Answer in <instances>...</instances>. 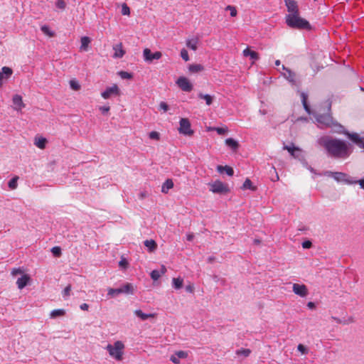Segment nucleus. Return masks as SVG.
Masks as SVG:
<instances>
[{
    "instance_id": "obj_1",
    "label": "nucleus",
    "mask_w": 364,
    "mask_h": 364,
    "mask_svg": "<svg viewBox=\"0 0 364 364\" xmlns=\"http://www.w3.org/2000/svg\"><path fill=\"white\" fill-rule=\"evenodd\" d=\"M323 146L328 154L334 158L346 159L352 152L349 144L337 139L324 140Z\"/></svg>"
},
{
    "instance_id": "obj_2",
    "label": "nucleus",
    "mask_w": 364,
    "mask_h": 364,
    "mask_svg": "<svg viewBox=\"0 0 364 364\" xmlns=\"http://www.w3.org/2000/svg\"><path fill=\"white\" fill-rule=\"evenodd\" d=\"M286 23L291 28L311 29V25L308 21L301 18L299 14H288L286 16Z\"/></svg>"
},
{
    "instance_id": "obj_3",
    "label": "nucleus",
    "mask_w": 364,
    "mask_h": 364,
    "mask_svg": "<svg viewBox=\"0 0 364 364\" xmlns=\"http://www.w3.org/2000/svg\"><path fill=\"white\" fill-rule=\"evenodd\" d=\"M124 345L122 341H117L113 345L108 344L106 349L111 357L117 360H122Z\"/></svg>"
},
{
    "instance_id": "obj_4",
    "label": "nucleus",
    "mask_w": 364,
    "mask_h": 364,
    "mask_svg": "<svg viewBox=\"0 0 364 364\" xmlns=\"http://www.w3.org/2000/svg\"><path fill=\"white\" fill-rule=\"evenodd\" d=\"M210 191L214 193H226L229 191L227 185L224 184L220 181H215L213 183H209Z\"/></svg>"
},
{
    "instance_id": "obj_5",
    "label": "nucleus",
    "mask_w": 364,
    "mask_h": 364,
    "mask_svg": "<svg viewBox=\"0 0 364 364\" xmlns=\"http://www.w3.org/2000/svg\"><path fill=\"white\" fill-rule=\"evenodd\" d=\"M176 83L181 88V90L184 92H189L193 90V84L186 77H179Z\"/></svg>"
},
{
    "instance_id": "obj_6",
    "label": "nucleus",
    "mask_w": 364,
    "mask_h": 364,
    "mask_svg": "<svg viewBox=\"0 0 364 364\" xmlns=\"http://www.w3.org/2000/svg\"><path fill=\"white\" fill-rule=\"evenodd\" d=\"M178 131L184 135L191 136L193 134V131L191 128V123L186 118L181 119Z\"/></svg>"
},
{
    "instance_id": "obj_7",
    "label": "nucleus",
    "mask_w": 364,
    "mask_h": 364,
    "mask_svg": "<svg viewBox=\"0 0 364 364\" xmlns=\"http://www.w3.org/2000/svg\"><path fill=\"white\" fill-rule=\"evenodd\" d=\"M143 55L145 61L151 63L154 60L160 59L162 56V54L159 51H156L152 53L149 48H145L143 51Z\"/></svg>"
},
{
    "instance_id": "obj_8",
    "label": "nucleus",
    "mask_w": 364,
    "mask_h": 364,
    "mask_svg": "<svg viewBox=\"0 0 364 364\" xmlns=\"http://www.w3.org/2000/svg\"><path fill=\"white\" fill-rule=\"evenodd\" d=\"M119 89L118 86L114 84L112 87H107L105 91L102 92L101 95L104 99H109L112 95H119Z\"/></svg>"
},
{
    "instance_id": "obj_9",
    "label": "nucleus",
    "mask_w": 364,
    "mask_h": 364,
    "mask_svg": "<svg viewBox=\"0 0 364 364\" xmlns=\"http://www.w3.org/2000/svg\"><path fill=\"white\" fill-rule=\"evenodd\" d=\"M292 289L294 294L301 297H305L308 294L307 287L304 284H294Z\"/></svg>"
},
{
    "instance_id": "obj_10",
    "label": "nucleus",
    "mask_w": 364,
    "mask_h": 364,
    "mask_svg": "<svg viewBox=\"0 0 364 364\" xmlns=\"http://www.w3.org/2000/svg\"><path fill=\"white\" fill-rule=\"evenodd\" d=\"M289 14H299V8L297 2L294 0H285Z\"/></svg>"
},
{
    "instance_id": "obj_11",
    "label": "nucleus",
    "mask_w": 364,
    "mask_h": 364,
    "mask_svg": "<svg viewBox=\"0 0 364 364\" xmlns=\"http://www.w3.org/2000/svg\"><path fill=\"white\" fill-rule=\"evenodd\" d=\"M13 73L11 68L9 67H3L0 72V87L2 86L4 80L9 79Z\"/></svg>"
},
{
    "instance_id": "obj_12",
    "label": "nucleus",
    "mask_w": 364,
    "mask_h": 364,
    "mask_svg": "<svg viewBox=\"0 0 364 364\" xmlns=\"http://www.w3.org/2000/svg\"><path fill=\"white\" fill-rule=\"evenodd\" d=\"M113 50L114 51L113 58H121L125 54V50L123 48V45L122 43L114 45L113 46Z\"/></svg>"
},
{
    "instance_id": "obj_13",
    "label": "nucleus",
    "mask_w": 364,
    "mask_h": 364,
    "mask_svg": "<svg viewBox=\"0 0 364 364\" xmlns=\"http://www.w3.org/2000/svg\"><path fill=\"white\" fill-rule=\"evenodd\" d=\"M14 109L16 110H21L25 107V104L23 102L22 97L19 95H15L12 99Z\"/></svg>"
},
{
    "instance_id": "obj_14",
    "label": "nucleus",
    "mask_w": 364,
    "mask_h": 364,
    "mask_svg": "<svg viewBox=\"0 0 364 364\" xmlns=\"http://www.w3.org/2000/svg\"><path fill=\"white\" fill-rule=\"evenodd\" d=\"M30 277L28 274H23L21 277L18 278L16 281V284L19 289H23L30 281Z\"/></svg>"
},
{
    "instance_id": "obj_15",
    "label": "nucleus",
    "mask_w": 364,
    "mask_h": 364,
    "mask_svg": "<svg viewBox=\"0 0 364 364\" xmlns=\"http://www.w3.org/2000/svg\"><path fill=\"white\" fill-rule=\"evenodd\" d=\"M317 119L319 123L323 124L327 127H332L334 125L333 119L329 115L319 116Z\"/></svg>"
},
{
    "instance_id": "obj_16",
    "label": "nucleus",
    "mask_w": 364,
    "mask_h": 364,
    "mask_svg": "<svg viewBox=\"0 0 364 364\" xmlns=\"http://www.w3.org/2000/svg\"><path fill=\"white\" fill-rule=\"evenodd\" d=\"M242 53L245 57H250L253 61L259 59V54L254 50H251L249 48H245Z\"/></svg>"
},
{
    "instance_id": "obj_17",
    "label": "nucleus",
    "mask_w": 364,
    "mask_h": 364,
    "mask_svg": "<svg viewBox=\"0 0 364 364\" xmlns=\"http://www.w3.org/2000/svg\"><path fill=\"white\" fill-rule=\"evenodd\" d=\"M144 244L150 252H154L157 249V244L154 240H146Z\"/></svg>"
},
{
    "instance_id": "obj_18",
    "label": "nucleus",
    "mask_w": 364,
    "mask_h": 364,
    "mask_svg": "<svg viewBox=\"0 0 364 364\" xmlns=\"http://www.w3.org/2000/svg\"><path fill=\"white\" fill-rule=\"evenodd\" d=\"M348 136L353 142L358 144L360 147H363V144H364L363 139L358 134H348Z\"/></svg>"
},
{
    "instance_id": "obj_19",
    "label": "nucleus",
    "mask_w": 364,
    "mask_h": 364,
    "mask_svg": "<svg viewBox=\"0 0 364 364\" xmlns=\"http://www.w3.org/2000/svg\"><path fill=\"white\" fill-rule=\"evenodd\" d=\"M47 143V139L44 137H36L34 144L41 149H44Z\"/></svg>"
},
{
    "instance_id": "obj_20",
    "label": "nucleus",
    "mask_w": 364,
    "mask_h": 364,
    "mask_svg": "<svg viewBox=\"0 0 364 364\" xmlns=\"http://www.w3.org/2000/svg\"><path fill=\"white\" fill-rule=\"evenodd\" d=\"M81 46H80V50L87 51L88 50L89 44L91 42V40L87 36H83L80 39Z\"/></svg>"
},
{
    "instance_id": "obj_21",
    "label": "nucleus",
    "mask_w": 364,
    "mask_h": 364,
    "mask_svg": "<svg viewBox=\"0 0 364 364\" xmlns=\"http://www.w3.org/2000/svg\"><path fill=\"white\" fill-rule=\"evenodd\" d=\"M173 187V182L171 179H167L163 183L161 187V192L164 193H167L169 189Z\"/></svg>"
},
{
    "instance_id": "obj_22",
    "label": "nucleus",
    "mask_w": 364,
    "mask_h": 364,
    "mask_svg": "<svg viewBox=\"0 0 364 364\" xmlns=\"http://www.w3.org/2000/svg\"><path fill=\"white\" fill-rule=\"evenodd\" d=\"M225 144L234 151L237 150L239 147V143L232 138L226 139Z\"/></svg>"
},
{
    "instance_id": "obj_23",
    "label": "nucleus",
    "mask_w": 364,
    "mask_h": 364,
    "mask_svg": "<svg viewBox=\"0 0 364 364\" xmlns=\"http://www.w3.org/2000/svg\"><path fill=\"white\" fill-rule=\"evenodd\" d=\"M134 313L138 317H139L143 321L146 320L149 318H154L155 316V314H144L141 310H136Z\"/></svg>"
},
{
    "instance_id": "obj_24",
    "label": "nucleus",
    "mask_w": 364,
    "mask_h": 364,
    "mask_svg": "<svg viewBox=\"0 0 364 364\" xmlns=\"http://www.w3.org/2000/svg\"><path fill=\"white\" fill-rule=\"evenodd\" d=\"M203 69V66L200 64H192L188 66V70L192 73H199Z\"/></svg>"
},
{
    "instance_id": "obj_25",
    "label": "nucleus",
    "mask_w": 364,
    "mask_h": 364,
    "mask_svg": "<svg viewBox=\"0 0 364 364\" xmlns=\"http://www.w3.org/2000/svg\"><path fill=\"white\" fill-rule=\"evenodd\" d=\"M217 169L220 173H222L223 171H225V173L230 176H232L234 174V171H233L232 168H231L228 166H218Z\"/></svg>"
},
{
    "instance_id": "obj_26",
    "label": "nucleus",
    "mask_w": 364,
    "mask_h": 364,
    "mask_svg": "<svg viewBox=\"0 0 364 364\" xmlns=\"http://www.w3.org/2000/svg\"><path fill=\"white\" fill-rule=\"evenodd\" d=\"M330 175L336 181H341L345 180L346 175L341 172H331Z\"/></svg>"
},
{
    "instance_id": "obj_27",
    "label": "nucleus",
    "mask_w": 364,
    "mask_h": 364,
    "mask_svg": "<svg viewBox=\"0 0 364 364\" xmlns=\"http://www.w3.org/2000/svg\"><path fill=\"white\" fill-rule=\"evenodd\" d=\"M173 286L176 289H179L183 287V280L181 277L173 278L172 279Z\"/></svg>"
},
{
    "instance_id": "obj_28",
    "label": "nucleus",
    "mask_w": 364,
    "mask_h": 364,
    "mask_svg": "<svg viewBox=\"0 0 364 364\" xmlns=\"http://www.w3.org/2000/svg\"><path fill=\"white\" fill-rule=\"evenodd\" d=\"M120 289L122 291V294H133L134 288L133 286L127 283L124 286L120 287Z\"/></svg>"
},
{
    "instance_id": "obj_29",
    "label": "nucleus",
    "mask_w": 364,
    "mask_h": 364,
    "mask_svg": "<svg viewBox=\"0 0 364 364\" xmlns=\"http://www.w3.org/2000/svg\"><path fill=\"white\" fill-rule=\"evenodd\" d=\"M197 45H198V39L197 38L188 40L186 41L187 47L192 49L193 50H196V49L198 48Z\"/></svg>"
},
{
    "instance_id": "obj_30",
    "label": "nucleus",
    "mask_w": 364,
    "mask_h": 364,
    "mask_svg": "<svg viewBox=\"0 0 364 364\" xmlns=\"http://www.w3.org/2000/svg\"><path fill=\"white\" fill-rule=\"evenodd\" d=\"M42 32L49 36V37H53L55 36V33L53 31H52L50 28L46 26V25H44V26H42L41 28Z\"/></svg>"
},
{
    "instance_id": "obj_31",
    "label": "nucleus",
    "mask_w": 364,
    "mask_h": 364,
    "mask_svg": "<svg viewBox=\"0 0 364 364\" xmlns=\"http://www.w3.org/2000/svg\"><path fill=\"white\" fill-rule=\"evenodd\" d=\"M284 149L287 150L290 153V154L294 157H296L295 151H300V149L298 147H295L294 144H291V146L286 145L284 146Z\"/></svg>"
},
{
    "instance_id": "obj_32",
    "label": "nucleus",
    "mask_w": 364,
    "mask_h": 364,
    "mask_svg": "<svg viewBox=\"0 0 364 364\" xmlns=\"http://www.w3.org/2000/svg\"><path fill=\"white\" fill-rule=\"evenodd\" d=\"M65 314V311L64 309H55L51 311L50 317L55 318L58 316H63Z\"/></svg>"
},
{
    "instance_id": "obj_33",
    "label": "nucleus",
    "mask_w": 364,
    "mask_h": 364,
    "mask_svg": "<svg viewBox=\"0 0 364 364\" xmlns=\"http://www.w3.org/2000/svg\"><path fill=\"white\" fill-rule=\"evenodd\" d=\"M198 97L200 99H203L205 101V103L207 105H210L213 103V97L210 95H203L202 93H200L198 95Z\"/></svg>"
},
{
    "instance_id": "obj_34",
    "label": "nucleus",
    "mask_w": 364,
    "mask_h": 364,
    "mask_svg": "<svg viewBox=\"0 0 364 364\" xmlns=\"http://www.w3.org/2000/svg\"><path fill=\"white\" fill-rule=\"evenodd\" d=\"M107 291H108V295L112 297H114L119 294H122V291L120 289V288H117V289L109 288V289H108Z\"/></svg>"
},
{
    "instance_id": "obj_35",
    "label": "nucleus",
    "mask_w": 364,
    "mask_h": 364,
    "mask_svg": "<svg viewBox=\"0 0 364 364\" xmlns=\"http://www.w3.org/2000/svg\"><path fill=\"white\" fill-rule=\"evenodd\" d=\"M251 353V350L248 348H240L236 350V354L237 355H243L245 357H248Z\"/></svg>"
},
{
    "instance_id": "obj_36",
    "label": "nucleus",
    "mask_w": 364,
    "mask_h": 364,
    "mask_svg": "<svg viewBox=\"0 0 364 364\" xmlns=\"http://www.w3.org/2000/svg\"><path fill=\"white\" fill-rule=\"evenodd\" d=\"M18 180V176H15L13 178H11L9 181V183H8L9 187L12 190L16 189L18 186V183H17Z\"/></svg>"
},
{
    "instance_id": "obj_37",
    "label": "nucleus",
    "mask_w": 364,
    "mask_h": 364,
    "mask_svg": "<svg viewBox=\"0 0 364 364\" xmlns=\"http://www.w3.org/2000/svg\"><path fill=\"white\" fill-rule=\"evenodd\" d=\"M282 69L287 70V72L288 73L289 75L287 77L288 80H289L290 82H294L296 76L295 73L291 72L289 69L286 68L284 65H282Z\"/></svg>"
},
{
    "instance_id": "obj_38",
    "label": "nucleus",
    "mask_w": 364,
    "mask_h": 364,
    "mask_svg": "<svg viewBox=\"0 0 364 364\" xmlns=\"http://www.w3.org/2000/svg\"><path fill=\"white\" fill-rule=\"evenodd\" d=\"M70 87L75 91H77L80 89V85L79 84L78 81L76 80H71L70 81Z\"/></svg>"
},
{
    "instance_id": "obj_39",
    "label": "nucleus",
    "mask_w": 364,
    "mask_h": 364,
    "mask_svg": "<svg viewBox=\"0 0 364 364\" xmlns=\"http://www.w3.org/2000/svg\"><path fill=\"white\" fill-rule=\"evenodd\" d=\"M242 188L244 189H251L255 190V188L252 186V183L249 178H246L245 181Z\"/></svg>"
},
{
    "instance_id": "obj_40",
    "label": "nucleus",
    "mask_w": 364,
    "mask_h": 364,
    "mask_svg": "<svg viewBox=\"0 0 364 364\" xmlns=\"http://www.w3.org/2000/svg\"><path fill=\"white\" fill-rule=\"evenodd\" d=\"M301 97H302V104L304 105V107L305 109V110L308 112V113H310V108L309 107V105H307V97L306 95L304 94V93H302L301 94Z\"/></svg>"
},
{
    "instance_id": "obj_41",
    "label": "nucleus",
    "mask_w": 364,
    "mask_h": 364,
    "mask_svg": "<svg viewBox=\"0 0 364 364\" xmlns=\"http://www.w3.org/2000/svg\"><path fill=\"white\" fill-rule=\"evenodd\" d=\"M122 14L124 16L130 15V9L127 4L124 3L122 5Z\"/></svg>"
},
{
    "instance_id": "obj_42",
    "label": "nucleus",
    "mask_w": 364,
    "mask_h": 364,
    "mask_svg": "<svg viewBox=\"0 0 364 364\" xmlns=\"http://www.w3.org/2000/svg\"><path fill=\"white\" fill-rule=\"evenodd\" d=\"M151 278L154 280V281H156L159 279V277H161V274H160V272L159 270H153L151 272Z\"/></svg>"
},
{
    "instance_id": "obj_43",
    "label": "nucleus",
    "mask_w": 364,
    "mask_h": 364,
    "mask_svg": "<svg viewBox=\"0 0 364 364\" xmlns=\"http://www.w3.org/2000/svg\"><path fill=\"white\" fill-rule=\"evenodd\" d=\"M149 136L151 139H154L157 141L160 139V134L156 131L151 132L149 134Z\"/></svg>"
},
{
    "instance_id": "obj_44",
    "label": "nucleus",
    "mask_w": 364,
    "mask_h": 364,
    "mask_svg": "<svg viewBox=\"0 0 364 364\" xmlns=\"http://www.w3.org/2000/svg\"><path fill=\"white\" fill-rule=\"evenodd\" d=\"M51 252L55 257H60L61 255V249L60 247L55 246L51 249Z\"/></svg>"
},
{
    "instance_id": "obj_45",
    "label": "nucleus",
    "mask_w": 364,
    "mask_h": 364,
    "mask_svg": "<svg viewBox=\"0 0 364 364\" xmlns=\"http://www.w3.org/2000/svg\"><path fill=\"white\" fill-rule=\"evenodd\" d=\"M225 9L230 11L231 16L235 17L237 16V12L235 6L229 5L225 8Z\"/></svg>"
},
{
    "instance_id": "obj_46",
    "label": "nucleus",
    "mask_w": 364,
    "mask_h": 364,
    "mask_svg": "<svg viewBox=\"0 0 364 364\" xmlns=\"http://www.w3.org/2000/svg\"><path fill=\"white\" fill-rule=\"evenodd\" d=\"M71 291V285H68L63 291V295L65 299H67L70 296Z\"/></svg>"
},
{
    "instance_id": "obj_47",
    "label": "nucleus",
    "mask_w": 364,
    "mask_h": 364,
    "mask_svg": "<svg viewBox=\"0 0 364 364\" xmlns=\"http://www.w3.org/2000/svg\"><path fill=\"white\" fill-rule=\"evenodd\" d=\"M55 6L60 9H65L66 4L64 0H57Z\"/></svg>"
},
{
    "instance_id": "obj_48",
    "label": "nucleus",
    "mask_w": 364,
    "mask_h": 364,
    "mask_svg": "<svg viewBox=\"0 0 364 364\" xmlns=\"http://www.w3.org/2000/svg\"><path fill=\"white\" fill-rule=\"evenodd\" d=\"M181 56L185 61L189 60L188 51L184 48L181 50Z\"/></svg>"
},
{
    "instance_id": "obj_49",
    "label": "nucleus",
    "mask_w": 364,
    "mask_h": 364,
    "mask_svg": "<svg viewBox=\"0 0 364 364\" xmlns=\"http://www.w3.org/2000/svg\"><path fill=\"white\" fill-rule=\"evenodd\" d=\"M119 74L122 79H130L132 77V75L131 73L125 72V71H121V72H119Z\"/></svg>"
},
{
    "instance_id": "obj_50",
    "label": "nucleus",
    "mask_w": 364,
    "mask_h": 364,
    "mask_svg": "<svg viewBox=\"0 0 364 364\" xmlns=\"http://www.w3.org/2000/svg\"><path fill=\"white\" fill-rule=\"evenodd\" d=\"M176 355L180 358H186L188 357V353L183 350H179L176 353Z\"/></svg>"
},
{
    "instance_id": "obj_51",
    "label": "nucleus",
    "mask_w": 364,
    "mask_h": 364,
    "mask_svg": "<svg viewBox=\"0 0 364 364\" xmlns=\"http://www.w3.org/2000/svg\"><path fill=\"white\" fill-rule=\"evenodd\" d=\"M332 318L336 321L337 323H343V324H347V323H353L354 321L353 318L351 317V318H349L348 321L347 322H342L341 320L338 318H336V317H332Z\"/></svg>"
},
{
    "instance_id": "obj_52",
    "label": "nucleus",
    "mask_w": 364,
    "mask_h": 364,
    "mask_svg": "<svg viewBox=\"0 0 364 364\" xmlns=\"http://www.w3.org/2000/svg\"><path fill=\"white\" fill-rule=\"evenodd\" d=\"M297 349L302 354H306L307 353L306 348L303 344H299L297 346Z\"/></svg>"
},
{
    "instance_id": "obj_53",
    "label": "nucleus",
    "mask_w": 364,
    "mask_h": 364,
    "mask_svg": "<svg viewBox=\"0 0 364 364\" xmlns=\"http://www.w3.org/2000/svg\"><path fill=\"white\" fill-rule=\"evenodd\" d=\"M159 108L162 109L164 112H166L168 109V105L166 102H161L159 104Z\"/></svg>"
},
{
    "instance_id": "obj_54",
    "label": "nucleus",
    "mask_w": 364,
    "mask_h": 364,
    "mask_svg": "<svg viewBox=\"0 0 364 364\" xmlns=\"http://www.w3.org/2000/svg\"><path fill=\"white\" fill-rule=\"evenodd\" d=\"M170 360L175 364H179L180 363V359L178 358V356L175 355H173L171 356Z\"/></svg>"
},
{
    "instance_id": "obj_55",
    "label": "nucleus",
    "mask_w": 364,
    "mask_h": 364,
    "mask_svg": "<svg viewBox=\"0 0 364 364\" xmlns=\"http://www.w3.org/2000/svg\"><path fill=\"white\" fill-rule=\"evenodd\" d=\"M312 245V243L311 241L309 240H306V241H304L303 243H302V247L304 248V249H308V248H310Z\"/></svg>"
},
{
    "instance_id": "obj_56",
    "label": "nucleus",
    "mask_w": 364,
    "mask_h": 364,
    "mask_svg": "<svg viewBox=\"0 0 364 364\" xmlns=\"http://www.w3.org/2000/svg\"><path fill=\"white\" fill-rule=\"evenodd\" d=\"M119 265L122 267L126 268L128 266V262L125 259H122L119 261Z\"/></svg>"
},
{
    "instance_id": "obj_57",
    "label": "nucleus",
    "mask_w": 364,
    "mask_h": 364,
    "mask_svg": "<svg viewBox=\"0 0 364 364\" xmlns=\"http://www.w3.org/2000/svg\"><path fill=\"white\" fill-rule=\"evenodd\" d=\"M23 273V270L21 269L20 268H18V269H13L12 271H11V274L13 276H16V274H22Z\"/></svg>"
},
{
    "instance_id": "obj_58",
    "label": "nucleus",
    "mask_w": 364,
    "mask_h": 364,
    "mask_svg": "<svg viewBox=\"0 0 364 364\" xmlns=\"http://www.w3.org/2000/svg\"><path fill=\"white\" fill-rule=\"evenodd\" d=\"M215 130L218 132V134H225L228 132V130L226 129L220 128V127L216 128Z\"/></svg>"
},
{
    "instance_id": "obj_59",
    "label": "nucleus",
    "mask_w": 364,
    "mask_h": 364,
    "mask_svg": "<svg viewBox=\"0 0 364 364\" xmlns=\"http://www.w3.org/2000/svg\"><path fill=\"white\" fill-rule=\"evenodd\" d=\"M110 108L109 106L106 107V106H103V107H100V110L103 113V114H105V113H107L109 111Z\"/></svg>"
},
{
    "instance_id": "obj_60",
    "label": "nucleus",
    "mask_w": 364,
    "mask_h": 364,
    "mask_svg": "<svg viewBox=\"0 0 364 364\" xmlns=\"http://www.w3.org/2000/svg\"><path fill=\"white\" fill-rule=\"evenodd\" d=\"M80 309L83 311H87L89 309V305L86 303H83L80 305Z\"/></svg>"
},
{
    "instance_id": "obj_61",
    "label": "nucleus",
    "mask_w": 364,
    "mask_h": 364,
    "mask_svg": "<svg viewBox=\"0 0 364 364\" xmlns=\"http://www.w3.org/2000/svg\"><path fill=\"white\" fill-rule=\"evenodd\" d=\"M193 237H194V235L192 233L188 234L186 236L187 240H188V241H191L193 239Z\"/></svg>"
},
{
    "instance_id": "obj_62",
    "label": "nucleus",
    "mask_w": 364,
    "mask_h": 364,
    "mask_svg": "<svg viewBox=\"0 0 364 364\" xmlns=\"http://www.w3.org/2000/svg\"><path fill=\"white\" fill-rule=\"evenodd\" d=\"M186 291H188V292H193V286H191V285H188V286H187V287H186Z\"/></svg>"
},
{
    "instance_id": "obj_63",
    "label": "nucleus",
    "mask_w": 364,
    "mask_h": 364,
    "mask_svg": "<svg viewBox=\"0 0 364 364\" xmlns=\"http://www.w3.org/2000/svg\"><path fill=\"white\" fill-rule=\"evenodd\" d=\"M166 272V268L164 265H162L161 267V272H160V274H164Z\"/></svg>"
},
{
    "instance_id": "obj_64",
    "label": "nucleus",
    "mask_w": 364,
    "mask_h": 364,
    "mask_svg": "<svg viewBox=\"0 0 364 364\" xmlns=\"http://www.w3.org/2000/svg\"><path fill=\"white\" fill-rule=\"evenodd\" d=\"M360 187L364 189V179H361L358 181Z\"/></svg>"
}]
</instances>
